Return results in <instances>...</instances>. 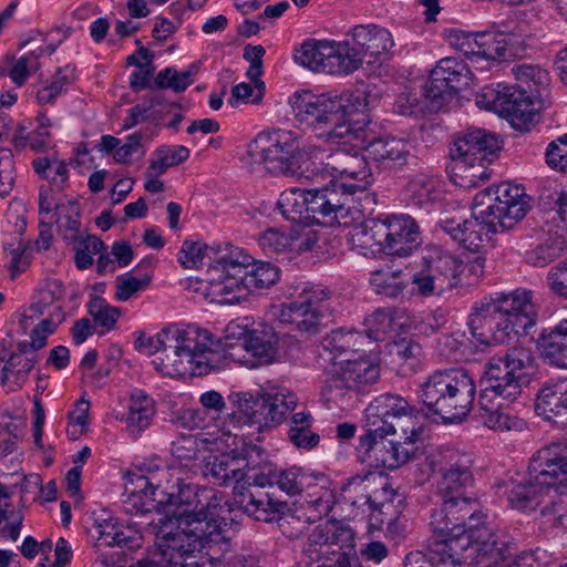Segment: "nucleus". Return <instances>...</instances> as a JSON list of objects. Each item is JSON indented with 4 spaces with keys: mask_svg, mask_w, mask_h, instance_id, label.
Wrapping results in <instances>:
<instances>
[{
    "mask_svg": "<svg viewBox=\"0 0 567 567\" xmlns=\"http://www.w3.org/2000/svg\"><path fill=\"white\" fill-rule=\"evenodd\" d=\"M527 195L519 185L503 182L480 190L473 200L472 219L441 221L442 229L468 251L484 248L498 228L511 229L529 209Z\"/></svg>",
    "mask_w": 567,
    "mask_h": 567,
    "instance_id": "1",
    "label": "nucleus"
},
{
    "mask_svg": "<svg viewBox=\"0 0 567 567\" xmlns=\"http://www.w3.org/2000/svg\"><path fill=\"white\" fill-rule=\"evenodd\" d=\"M368 106L365 91H346L340 94L297 93L292 101L296 121L330 144H339L354 135L352 116Z\"/></svg>",
    "mask_w": 567,
    "mask_h": 567,
    "instance_id": "2",
    "label": "nucleus"
},
{
    "mask_svg": "<svg viewBox=\"0 0 567 567\" xmlns=\"http://www.w3.org/2000/svg\"><path fill=\"white\" fill-rule=\"evenodd\" d=\"M225 357L217 339L196 327L171 329L169 341L152 364L171 378L202 377L224 367Z\"/></svg>",
    "mask_w": 567,
    "mask_h": 567,
    "instance_id": "3",
    "label": "nucleus"
},
{
    "mask_svg": "<svg viewBox=\"0 0 567 567\" xmlns=\"http://www.w3.org/2000/svg\"><path fill=\"white\" fill-rule=\"evenodd\" d=\"M536 309L528 290H515L482 302L470 316V328L481 343L511 342L536 322Z\"/></svg>",
    "mask_w": 567,
    "mask_h": 567,
    "instance_id": "4",
    "label": "nucleus"
},
{
    "mask_svg": "<svg viewBox=\"0 0 567 567\" xmlns=\"http://www.w3.org/2000/svg\"><path fill=\"white\" fill-rule=\"evenodd\" d=\"M280 276L277 266L259 261L235 248L218 257L207 269V280L212 293L223 301L233 303L254 289H267L274 286Z\"/></svg>",
    "mask_w": 567,
    "mask_h": 567,
    "instance_id": "5",
    "label": "nucleus"
},
{
    "mask_svg": "<svg viewBox=\"0 0 567 567\" xmlns=\"http://www.w3.org/2000/svg\"><path fill=\"white\" fill-rule=\"evenodd\" d=\"M475 396L474 378L464 369L437 370L420 390L427 411L440 415L444 423L463 421L472 410Z\"/></svg>",
    "mask_w": 567,
    "mask_h": 567,
    "instance_id": "6",
    "label": "nucleus"
},
{
    "mask_svg": "<svg viewBox=\"0 0 567 567\" xmlns=\"http://www.w3.org/2000/svg\"><path fill=\"white\" fill-rule=\"evenodd\" d=\"M501 146L495 135L485 130H468L457 136L450 148L452 178L463 188H472L480 181L487 179V164L499 154Z\"/></svg>",
    "mask_w": 567,
    "mask_h": 567,
    "instance_id": "7",
    "label": "nucleus"
},
{
    "mask_svg": "<svg viewBox=\"0 0 567 567\" xmlns=\"http://www.w3.org/2000/svg\"><path fill=\"white\" fill-rule=\"evenodd\" d=\"M249 156L275 176L318 178V169L302 167V152L298 138L290 131L272 130L260 132L248 145Z\"/></svg>",
    "mask_w": 567,
    "mask_h": 567,
    "instance_id": "8",
    "label": "nucleus"
},
{
    "mask_svg": "<svg viewBox=\"0 0 567 567\" xmlns=\"http://www.w3.org/2000/svg\"><path fill=\"white\" fill-rule=\"evenodd\" d=\"M429 557L432 564H470L473 567H502L504 560L502 548L497 546L496 535L491 528L434 543L429 548Z\"/></svg>",
    "mask_w": 567,
    "mask_h": 567,
    "instance_id": "9",
    "label": "nucleus"
},
{
    "mask_svg": "<svg viewBox=\"0 0 567 567\" xmlns=\"http://www.w3.org/2000/svg\"><path fill=\"white\" fill-rule=\"evenodd\" d=\"M535 358L530 350L516 347L508 349L503 357L492 358L481 379L482 402L494 399L516 400L522 393L524 371L534 368Z\"/></svg>",
    "mask_w": 567,
    "mask_h": 567,
    "instance_id": "10",
    "label": "nucleus"
},
{
    "mask_svg": "<svg viewBox=\"0 0 567 567\" xmlns=\"http://www.w3.org/2000/svg\"><path fill=\"white\" fill-rule=\"evenodd\" d=\"M441 508L435 509L431 516L433 537L429 548L434 543L446 542L475 533L481 528H489L484 524L485 514L481 512L480 504L470 494H457L443 497Z\"/></svg>",
    "mask_w": 567,
    "mask_h": 567,
    "instance_id": "11",
    "label": "nucleus"
},
{
    "mask_svg": "<svg viewBox=\"0 0 567 567\" xmlns=\"http://www.w3.org/2000/svg\"><path fill=\"white\" fill-rule=\"evenodd\" d=\"M390 395H381L374 399L365 409V433L359 436L355 447L357 458L360 463L367 464L380 476H386V462L389 450L386 437L390 434Z\"/></svg>",
    "mask_w": 567,
    "mask_h": 567,
    "instance_id": "12",
    "label": "nucleus"
},
{
    "mask_svg": "<svg viewBox=\"0 0 567 567\" xmlns=\"http://www.w3.org/2000/svg\"><path fill=\"white\" fill-rule=\"evenodd\" d=\"M476 104L481 109L498 113L520 131H528L537 115L532 95L516 85H486L477 93Z\"/></svg>",
    "mask_w": 567,
    "mask_h": 567,
    "instance_id": "13",
    "label": "nucleus"
},
{
    "mask_svg": "<svg viewBox=\"0 0 567 567\" xmlns=\"http://www.w3.org/2000/svg\"><path fill=\"white\" fill-rule=\"evenodd\" d=\"M330 290L311 286L295 300L274 306L271 315L279 323L291 326L296 331L316 333L323 317L330 313Z\"/></svg>",
    "mask_w": 567,
    "mask_h": 567,
    "instance_id": "14",
    "label": "nucleus"
},
{
    "mask_svg": "<svg viewBox=\"0 0 567 567\" xmlns=\"http://www.w3.org/2000/svg\"><path fill=\"white\" fill-rule=\"evenodd\" d=\"M234 398L239 412L259 429L277 426L298 404L296 393L286 388H276L257 394L243 392L235 394Z\"/></svg>",
    "mask_w": 567,
    "mask_h": 567,
    "instance_id": "15",
    "label": "nucleus"
},
{
    "mask_svg": "<svg viewBox=\"0 0 567 567\" xmlns=\"http://www.w3.org/2000/svg\"><path fill=\"white\" fill-rule=\"evenodd\" d=\"M351 40L328 41V51L324 73L336 75H349L359 70L364 59V43L358 39L389 38L386 28L377 24H359L351 29Z\"/></svg>",
    "mask_w": 567,
    "mask_h": 567,
    "instance_id": "16",
    "label": "nucleus"
},
{
    "mask_svg": "<svg viewBox=\"0 0 567 567\" xmlns=\"http://www.w3.org/2000/svg\"><path fill=\"white\" fill-rule=\"evenodd\" d=\"M188 509H184L181 514H187V527L182 528L177 522L168 519L162 522L157 527L156 545L159 551V559L169 567H199L198 560H189L195 558L197 544L195 540L194 525H192V516Z\"/></svg>",
    "mask_w": 567,
    "mask_h": 567,
    "instance_id": "17",
    "label": "nucleus"
},
{
    "mask_svg": "<svg viewBox=\"0 0 567 567\" xmlns=\"http://www.w3.org/2000/svg\"><path fill=\"white\" fill-rule=\"evenodd\" d=\"M354 530L343 522L328 520L313 528L308 537L305 553L311 560H320L326 555L336 556L337 567H349L348 555L354 548Z\"/></svg>",
    "mask_w": 567,
    "mask_h": 567,
    "instance_id": "18",
    "label": "nucleus"
},
{
    "mask_svg": "<svg viewBox=\"0 0 567 567\" xmlns=\"http://www.w3.org/2000/svg\"><path fill=\"white\" fill-rule=\"evenodd\" d=\"M199 504L198 499L190 516L192 525H194V542L197 544L196 553L202 554L199 567H205L206 563L208 565L221 563L230 551L231 543L223 528V523L209 516V503L203 504L198 508ZM226 525L224 523V526Z\"/></svg>",
    "mask_w": 567,
    "mask_h": 567,
    "instance_id": "19",
    "label": "nucleus"
},
{
    "mask_svg": "<svg viewBox=\"0 0 567 567\" xmlns=\"http://www.w3.org/2000/svg\"><path fill=\"white\" fill-rule=\"evenodd\" d=\"M528 475L555 495H567V439L539 449L529 460Z\"/></svg>",
    "mask_w": 567,
    "mask_h": 567,
    "instance_id": "20",
    "label": "nucleus"
},
{
    "mask_svg": "<svg viewBox=\"0 0 567 567\" xmlns=\"http://www.w3.org/2000/svg\"><path fill=\"white\" fill-rule=\"evenodd\" d=\"M326 166L334 177L350 179L343 183H337L336 181L330 183L344 195H348L351 200H353L355 193L363 194L372 182V173L367 158L358 152L347 148L336 150L328 156Z\"/></svg>",
    "mask_w": 567,
    "mask_h": 567,
    "instance_id": "21",
    "label": "nucleus"
},
{
    "mask_svg": "<svg viewBox=\"0 0 567 567\" xmlns=\"http://www.w3.org/2000/svg\"><path fill=\"white\" fill-rule=\"evenodd\" d=\"M348 195L331 183L321 188L307 189L306 224L333 225L351 213Z\"/></svg>",
    "mask_w": 567,
    "mask_h": 567,
    "instance_id": "22",
    "label": "nucleus"
},
{
    "mask_svg": "<svg viewBox=\"0 0 567 567\" xmlns=\"http://www.w3.org/2000/svg\"><path fill=\"white\" fill-rule=\"evenodd\" d=\"M348 243L352 250L364 257H382L390 246V216L368 218L350 231Z\"/></svg>",
    "mask_w": 567,
    "mask_h": 567,
    "instance_id": "23",
    "label": "nucleus"
},
{
    "mask_svg": "<svg viewBox=\"0 0 567 567\" xmlns=\"http://www.w3.org/2000/svg\"><path fill=\"white\" fill-rule=\"evenodd\" d=\"M24 347V343H17L12 350H8L4 342L0 344V383L7 391L21 389L39 361Z\"/></svg>",
    "mask_w": 567,
    "mask_h": 567,
    "instance_id": "24",
    "label": "nucleus"
},
{
    "mask_svg": "<svg viewBox=\"0 0 567 567\" xmlns=\"http://www.w3.org/2000/svg\"><path fill=\"white\" fill-rule=\"evenodd\" d=\"M535 412L557 426L567 425V378L544 382L535 398Z\"/></svg>",
    "mask_w": 567,
    "mask_h": 567,
    "instance_id": "25",
    "label": "nucleus"
},
{
    "mask_svg": "<svg viewBox=\"0 0 567 567\" xmlns=\"http://www.w3.org/2000/svg\"><path fill=\"white\" fill-rule=\"evenodd\" d=\"M508 503L518 511H535L540 507L543 516H553V501L558 495L528 475L527 481L515 484L508 492Z\"/></svg>",
    "mask_w": 567,
    "mask_h": 567,
    "instance_id": "26",
    "label": "nucleus"
},
{
    "mask_svg": "<svg viewBox=\"0 0 567 567\" xmlns=\"http://www.w3.org/2000/svg\"><path fill=\"white\" fill-rule=\"evenodd\" d=\"M422 245L419 225L408 214H392V262L395 258H406L413 255ZM401 275L392 264V278Z\"/></svg>",
    "mask_w": 567,
    "mask_h": 567,
    "instance_id": "27",
    "label": "nucleus"
},
{
    "mask_svg": "<svg viewBox=\"0 0 567 567\" xmlns=\"http://www.w3.org/2000/svg\"><path fill=\"white\" fill-rule=\"evenodd\" d=\"M234 495L238 507L248 516L260 522H274L278 512L287 507L286 503L275 502L261 489H252L246 487L245 484L234 485Z\"/></svg>",
    "mask_w": 567,
    "mask_h": 567,
    "instance_id": "28",
    "label": "nucleus"
},
{
    "mask_svg": "<svg viewBox=\"0 0 567 567\" xmlns=\"http://www.w3.org/2000/svg\"><path fill=\"white\" fill-rule=\"evenodd\" d=\"M442 480L437 484L441 497L467 494L466 488L473 483L471 460L466 455L451 452L449 463L440 468Z\"/></svg>",
    "mask_w": 567,
    "mask_h": 567,
    "instance_id": "29",
    "label": "nucleus"
},
{
    "mask_svg": "<svg viewBox=\"0 0 567 567\" xmlns=\"http://www.w3.org/2000/svg\"><path fill=\"white\" fill-rule=\"evenodd\" d=\"M499 32L507 60L526 56L536 42L527 24L515 19L501 20Z\"/></svg>",
    "mask_w": 567,
    "mask_h": 567,
    "instance_id": "30",
    "label": "nucleus"
},
{
    "mask_svg": "<svg viewBox=\"0 0 567 567\" xmlns=\"http://www.w3.org/2000/svg\"><path fill=\"white\" fill-rule=\"evenodd\" d=\"M156 413L154 400L142 390H135L131 393L128 411L125 421L126 431L130 436L137 437L152 423Z\"/></svg>",
    "mask_w": 567,
    "mask_h": 567,
    "instance_id": "31",
    "label": "nucleus"
},
{
    "mask_svg": "<svg viewBox=\"0 0 567 567\" xmlns=\"http://www.w3.org/2000/svg\"><path fill=\"white\" fill-rule=\"evenodd\" d=\"M538 347L551 365L567 369V319L545 329L538 338Z\"/></svg>",
    "mask_w": 567,
    "mask_h": 567,
    "instance_id": "32",
    "label": "nucleus"
},
{
    "mask_svg": "<svg viewBox=\"0 0 567 567\" xmlns=\"http://www.w3.org/2000/svg\"><path fill=\"white\" fill-rule=\"evenodd\" d=\"M204 474L210 476L218 485H239L245 478L243 461L237 455L229 453L209 456Z\"/></svg>",
    "mask_w": 567,
    "mask_h": 567,
    "instance_id": "33",
    "label": "nucleus"
},
{
    "mask_svg": "<svg viewBox=\"0 0 567 567\" xmlns=\"http://www.w3.org/2000/svg\"><path fill=\"white\" fill-rule=\"evenodd\" d=\"M302 498L299 509L305 513L310 523L328 515L336 504L333 491L320 484L317 478L307 486Z\"/></svg>",
    "mask_w": 567,
    "mask_h": 567,
    "instance_id": "34",
    "label": "nucleus"
},
{
    "mask_svg": "<svg viewBox=\"0 0 567 567\" xmlns=\"http://www.w3.org/2000/svg\"><path fill=\"white\" fill-rule=\"evenodd\" d=\"M421 429L417 410L400 395H392V435L415 441Z\"/></svg>",
    "mask_w": 567,
    "mask_h": 567,
    "instance_id": "35",
    "label": "nucleus"
},
{
    "mask_svg": "<svg viewBox=\"0 0 567 567\" xmlns=\"http://www.w3.org/2000/svg\"><path fill=\"white\" fill-rule=\"evenodd\" d=\"M396 99L394 101L395 112L401 115H415L424 113L423 101L421 97V81L409 72L408 76H401L395 80Z\"/></svg>",
    "mask_w": 567,
    "mask_h": 567,
    "instance_id": "36",
    "label": "nucleus"
},
{
    "mask_svg": "<svg viewBox=\"0 0 567 567\" xmlns=\"http://www.w3.org/2000/svg\"><path fill=\"white\" fill-rule=\"evenodd\" d=\"M421 347L403 337L392 342V371L402 378L413 375L420 367Z\"/></svg>",
    "mask_w": 567,
    "mask_h": 567,
    "instance_id": "37",
    "label": "nucleus"
},
{
    "mask_svg": "<svg viewBox=\"0 0 567 567\" xmlns=\"http://www.w3.org/2000/svg\"><path fill=\"white\" fill-rule=\"evenodd\" d=\"M277 337L271 328L252 329L245 333L244 348L256 358L258 364L272 363L277 357Z\"/></svg>",
    "mask_w": 567,
    "mask_h": 567,
    "instance_id": "38",
    "label": "nucleus"
},
{
    "mask_svg": "<svg viewBox=\"0 0 567 567\" xmlns=\"http://www.w3.org/2000/svg\"><path fill=\"white\" fill-rule=\"evenodd\" d=\"M337 371L357 392L374 383L380 375L379 365L364 358L347 359Z\"/></svg>",
    "mask_w": 567,
    "mask_h": 567,
    "instance_id": "39",
    "label": "nucleus"
},
{
    "mask_svg": "<svg viewBox=\"0 0 567 567\" xmlns=\"http://www.w3.org/2000/svg\"><path fill=\"white\" fill-rule=\"evenodd\" d=\"M489 402L480 400V421L493 431H522L525 426L524 420L512 413L509 409L501 404L488 406Z\"/></svg>",
    "mask_w": 567,
    "mask_h": 567,
    "instance_id": "40",
    "label": "nucleus"
},
{
    "mask_svg": "<svg viewBox=\"0 0 567 567\" xmlns=\"http://www.w3.org/2000/svg\"><path fill=\"white\" fill-rule=\"evenodd\" d=\"M55 210L56 224L63 233L65 241H75L80 238L81 209L76 200H58L53 197L52 210Z\"/></svg>",
    "mask_w": 567,
    "mask_h": 567,
    "instance_id": "41",
    "label": "nucleus"
},
{
    "mask_svg": "<svg viewBox=\"0 0 567 567\" xmlns=\"http://www.w3.org/2000/svg\"><path fill=\"white\" fill-rule=\"evenodd\" d=\"M540 206L544 210V221L556 228L558 235L567 238V192L560 190L548 196L540 197Z\"/></svg>",
    "mask_w": 567,
    "mask_h": 567,
    "instance_id": "42",
    "label": "nucleus"
},
{
    "mask_svg": "<svg viewBox=\"0 0 567 567\" xmlns=\"http://www.w3.org/2000/svg\"><path fill=\"white\" fill-rule=\"evenodd\" d=\"M313 417L310 412L293 413L290 420L288 437L298 449L311 450L320 442V435L312 431Z\"/></svg>",
    "mask_w": 567,
    "mask_h": 567,
    "instance_id": "43",
    "label": "nucleus"
},
{
    "mask_svg": "<svg viewBox=\"0 0 567 567\" xmlns=\"http://www.w3.org/2000/svg\"><path fill=\"white\" fill-rule=\"evenodd\" d=\"M436 76V81L445 83L452 91H457L467 85L470 70L466 63L454 56L441 59L432 71Z\"/></svg>",
    "mask_w": 567,
    "mask_h": 567,
    "instance_id": "44",
    "label": "nucleus"
},
{
    "mask_svg": "<svg viewBox=\"0 0 567 567\" xmlns=\"http://www.w3.org/2000/svg\"><path fill=\"white\" fill-rule=\"evenodd\" d=\"M64 320V311L61 307H56L48 318L42 319L31 329L30 341H19L18 343H24V350L39 360L38 350L45 347L48 337L52 334Z\"/></svg>",
    "mask_w": 567,
    "mask_h": 567,
    "instance_id": "45",
    "label": "nucleus"
},
{
    "mask_svg": "<svg viewBox=\"0 0 567 567\" xmlns=\"http://www.w3.org/2000/svg\"><path fill=\"white\" fill-rule=\"evenodd\" d=\"M553 233L551 227L547 230ZM567 251V238L556 234L526 252V261L534 267H545Z\"/></svg>",
    "mask_w": 567,
    "mask_h": 567,
    "instance_id": "46",
    "label": "nucleus"
},
{
    "mask_svg": "<svg viewBox=\"0 0 567 567\" xmlns=\"http://www.w3.org/2000/svg\"><path fill=\"white\" fill-rule=\"evenodd\" d=\"M477 51H472L473 55L492 61L507 60L504 42L499 32V21L493 22L491 29L477 33L474 38Z\"/></svg>",
    "mask_w": 567,
    "mask_h": 567,
    "instance_id": "47",
    "label": "nucleus"
},
{
    "mask_svg": "<svg viewBox=\"0 0 567 567\" xmlns=\"http://www.w3.org/2000/svg\"><path fill=\"white\" fill-rule=\"evenodd\" d=\"M421 97L423 101L424 113H433L440 111L447 101L453 99L456 93L452 91L445 83L436 81L435 74L431 73L429 80L420 79Z\"/></svg>",
    "mask_w": 567,
    "mask_h": 567,
    "instance_id": "48",
    "label": "nucleus"
},
{
    "mask_svg": "<svg viewBox=\"0 0 567 567\" xmlns=\"http://www.w3.org/2000/svg\"><path fill=\"white\" fill-rule=\"evenodd\" d=\"M53 175L49 176L50 185H43L39 190L40 213L50 214L53 205V194L64 190L69 179V169L64 162H52Z\"/></svg>",
    "mask_w": 567,
    "mask_h": 567,
    "instance_id": "49",
    "label": "nucleus"
},
{
    "mask_svg": "<svg viewBox=\"0 0 567 567\" xmlns=\"http://www.w3.org/2000/svg\"><path fill=\"white\" fill-rule=\"evenodd\" d=\"M328 41L307 40L295 51V61L312 71L324 72Z\"/></svg>",
    "mask_w": 567,
    "mask_h": 567,
    "instance_id": "50",
    "label": "nucleus"
},
{
    "mask_svg": "<svg viewBox=\"0 0 567 567\" xmlns=\"http://www.w3.org/2000/svg\"><path fill=\"white\" fill-rule=\"evenodd\" d=\"M277 206L286 219L306 224L307 189L293 187L282 192Z\"/></svg>",
    "mask_w": 567,
    "mask_h": 567,
    "instance_id": "51",
    "label": "nucleus"
},
{
    "mask_svg": "<svg viewBox=\"0 0 567 567\" xmlns=\"http://www.w3.org/2000/svg\"><path fill=\"white\" fill-rule=\"evenodd\" d=\"M162 104V97L159 95H153L147 100V103L132 106L127 111V116L124 118L123 130H130L144 122L157 123L164 116L163 110H156V106H161Z\"/></svg>",
    "mask_w": 567,
    "mask_h": 567,
    "instance_id": "52",
    "label": "nucleus"
},
{
    "mask_svg": "<svg viewBox=\"0 0 567 567\" xmlns=\"http://www.w3.org/2000/svg\"><path fill=\"white\" fill-rule=\"evenodd\" d=\"M29 243L20 236H14L3 243V251L9 259L8 268L11 279H16L21 272H24L31 264V256L28 254Z\"/></svg>",
    "mask_w": 567,
    "mask_h": 567,
    "instance_id": "53",
    "label": "nucleus"
},
{
    "mask_svg": "<svg viewBox=\"0 0 567 567\" xmlns=\"http://www.w3.org/2000/svg\"><path fill=\"white\" fill-rule=\"evenodd\" d=\"M358 393L338 371L327 379L321 390L322 399L327 403L337 406H343L349 403Z\"/></svg>",
    "mask_w": 567,
    "mask_h": 567,
    "instance_id": "54",
    "label": "nucleus"
},
{
    "mask_svg": "<svg viewBox=\"0 0 567 567\" xmlns=\"http://www.w3.org/2000/svg\"><path fill=\"white\" fill-rule=\"evenodd\" d=\"M189 150L184 145H163L155 150L150 161V169L164 174L168 168L184 163L189 157Z\"/></svg>",
    "mask_w": 567,
    "mask_h": 567,
    "instance_id": "55",
    "label": "nucleus"
},
{
    "mask_svg": "<svg viewBox=\"0 0 567 567\" xmlns=\"http://www.w3.org/2000/svg\"><path fill=\"white\" fill-rule=\"evenodd\" d=\"M87 313L92 317L94 327H101L104 331L115 328L122 311L117 307H113L105 299L93 296L86 305Z\"/></svg>",
    "mask_w": 567,
    "mask_h": 567,
    "instance_id": "56",
    "label": "nucleus"
},
{
    "mask_svg": "<svg viewBox=\"0 0 567 567\" xmlns=\"http://www.w3.org/2000/svg\"><path fill=\"white\" fill-rule=\"evenodd\" d=\"M276 485L290 496L300 495L315 478L299 467H290L276 474Z\"/></svg>",
    "mask_w": 567,
    "mask_h": 567,
    "instance_id": "57",
    "label": "nucleus"
},
{
    "mask_svg": "<svg viewBox=\"0 0 567 567\" xmlns=\"http://www.w3.org/2000/svg\"><path fill=\"white\" fill-rule=\"evenodd\" d=\"M274 522H277L281 533L291 539L299 538L305 533L308 525L311 524L305 513L299 508L295 511H279Z\"/></svg>",
    "mask_w": 567,
    "mask_h": 567,
    "instance_id": "58",
    "label": "nucleus"
},
{
    "mask_svg": "<svg viewBox=\"0 0 567 567\" xmlns=\"http://www.w3.org/2000/svg\"><path fill=\"white\" fill-rule=\"evenodd\" d=\"M68 243L71 244V241ZM72 244H74L73 249L75 251L74 261L79 269L91 267L93 265V255L105 250L104 243L94 235H87L84 238L80 235V238L72 241Z\"/></svg>",
    "mask_w": 567,
    "mask_h": 567,
    "instance_id": "59",
    "label": "nucleus"
},
{
    "mask_svg": "<svg viewBox=\"0 0 567 567\" xmlns=\"http://www.w3.org/2000/svg\"><path fill=\"white\" fill-rule=\"evenodd\" d=\"M89 410L90 402L82 398L76 401L74 409L68 414L66 433L71 440H78L87 431Z\"/></svg>",
    "mask_w": 567,
    "mask_h": 567,
    "instance_id": "60",
    "label": "nucleus"
},
{
    "mask_svg": "<svg viewBox=\"0 0 567 567\" xmlns=\"http://www.w3.org/2000/svg\"><path fill=\"white\" fill-rule=\"evenodd\" d=\"M259 245L266 252H285L292 248L293 237L276 228H269L259 237Z\"/></svg>",
    "mask_w": 567,
    "mask_h": 567,
    "instance_id": "61",
    "label": "nucleus"
},
{
    "mask_svg": "<svg viewBox=\"0 0 567 567\" xmlns=\"http://www.w3.org/2000/svg\"><path fill=\"white\" fill-rule=\"evenodd\" d=\"M208 250L209 248L205 243L185 240L178 252V261L184 268H198L203 265Z\"/></svg>",
    "mask_w": 567,
    "mask_h": 567,
    "instance_id": "62",
    "label": "nucleus"
},
{
    "mask_svg": "<svg viewBox=\"0 0 567 567\" xmlns=\"http://www.w3.org/2000/svg\"><path fill=\"white\" fill-rule=\"evenodd\" d=\"M39 68H40L39 55L37 54V51H31V52L20 56L13 63L9 75L16 85L22 86L25 83L29 75L32 72L38 71Z\"/></svg>",
    "mask_w": 567,
    "mask_h": 567,
    "instance_id": "63",
    "label": "nucleus"
},
{
    "mask_svg": "<svg viewBox=\"0 0 567 567\" xmlns=\"http://www.w3.org/2000/svg\"><path fill=\"white\" fill-rule=\"evenodd\" d=\"M546 162L551 168L567 172V134L549 143L546 151Z\"/></svg>",
    "mask_w": 567,
    "mask_h": 567,
    "instance_id": "64",
    "label": "nucleus"
}]
</instances>
